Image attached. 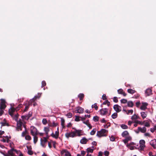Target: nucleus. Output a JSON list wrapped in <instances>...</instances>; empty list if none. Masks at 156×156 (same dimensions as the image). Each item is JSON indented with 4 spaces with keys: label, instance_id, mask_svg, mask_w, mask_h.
<instances>
[{
    "label": "nucleus",
    "instance_id": "nucleus-1",
    "mask_svg": "<svg viewBox=\"0 0 156 156\" xmlns=\"http://www.w3.org/2000/svg\"><path fill=\"white\" fill-rule=\"evenodd\" d=\"M18 110H19L18 108H11L9 109V115L12 119L17 122V129L18 130H21V127L23 123L21 119H20L18 121V120L19 115L17 113H15Z\"/></svg>",
    "mask_w": 156,
    "mask_h": 156
},
{
    "label": "nucleus",
    "instance_id": "nucleus-2",
    "mask_svg": "<svg viewBox=\"0 0 156 156\" xmlns=\"http://www.w3.org/2000/svg\"><path fill=\"white\" fill-rule=\"evenodd\" d=\"M108 132V130L105 129H102L100 131L97 132L96 135L99 137L105 136H107V133Z\"/></svg>",
    "mask_w": 156,
    "mask_h": 156
},
{
    "label": "nucleus",
    "instance_id": "nucleus-3",
    "mask_svg": "<svg viewBox=\"0 0 156 156\" xmlns=\"http://www.w3.org/2000/svg\"><path fill=\"white\" fill-rule=\"evenodd\" d=\"M140 146L138 148L140 151L143 150L145 147V141L144 140H141L140 141Z\"/></svg>",
    "mask_w": 156,
    "mask_h": 156
},
{
    "label": "nucleus",
    "instance_id": "nucleus-4",
    "mask_svg": "<svg viewBox=\"0 0 156 156\" xmlns=\"http://www.w3.org/2000/svg\"><path fill=\"white\" fill-rule=\"evenodd\" d=\"M30 133L33 136L37 135V130L36 128L34 126H31L30 128Z\"/></svg>",
    "mask_w": 156,
    "mask_h": 156
},
{
    "label": "nucleus",
    "instance_id": "nucleus-5",
    "mask_svg": "<svg viewBox=\"0 0 156 156\" xmlns=\"http://www.w3.org/2000/svg\"><path fill=\"white\" fill-rule=\"evenodd\" d=\"M61 155L62 156H70V152L66 149H63L61 151Z\"/></svg>",
    "mask_w": 156,
    "mask_h": 156
},
{
    "label": "nucleus",
    "instance_id": "nucleus-6",
    "mask_svg": "<svg viewBox=\"0 0 156 156\" xmlns=\"http://www.w3.org/2000/svg\"><path fill=\"white\" fill-rule=\"evenodd\" d=\"M136 144L133 142H131L129 144H127L126 146L130 150H133L135 148H138L137 147H136Z\"/></svg>",
    "mask_w": 156,
    "mask_h": 156
},
{
    "label": "nucleus",
    "instance_id": "nucleus-7",
    "mask_svg": "<svg viewBox=\"0 0 156 156\" xmlns=\"http://www.w3.org/2000/svg\"><path fill=\"white\" fill-rule=\"evenodd\" d=\"M65 136L66 138L68 139L69 137H74L75 136V133L73 131L66 133L65 134Z\"/></svg>",
    "mask_w": 156,
    "mask_h": 156
},
{
    "label": "nucleus",
    "instance_id": "nucleus-8",
    "mask_svg": "<svg viewBox=\"0 0 156 156\" xmlns=\"http://www.w3.org/2000/svg\"><path fill=\"white\" fill-rule=\"evenodd\" d=\"M113 108L116 112H120L122 110L121 107L118 105H115L113 106Z\"/></svg>",
    "mask_w": 156,
    "mask_h": 156
},
{
    "label": "nucleus",
    "instance_id": "nucleus-9",
    "mask_svg": "<svg viewBox=\"0 0 156 156\" xmlns=\"http://www.w3.org/2000/svg\"><path fill=\"white\" fill-rule=\"evenodd\" d=\"M75 111L76 113H82L84 111V109L81 107H78L76 108Z\"/></svg>",
    "mask_w": 156,
    "mask_h": 156
},
{
    "label": "nucleus",
    "instance_id": "nucleus-10",
    "mask_svg": "<svg viewBox=\"0 0 156 156\" xmlns=\"http://www.w3.org/2000/svg\"><path fill=\"white\" fill-rule=\"evenodd\" d=\"M47 141V140L45 138H44L43 140H41V144L42 147H46Z\"/></svg>",
    "mask_w": 156,
    "mask_h": 156
},
{
    "label": "nucleus",
    "instance_id": "nucleus-11",
    "mask_svg": "<svg viewBox=\"0 0 156 156\" xmlns=\"http://www.w3.org/2000/svg\"><path fill=\"white\" fill-rule=\"evenodd\" d=\"M148 105L147 103L146 102H143L142 103V105L140 107V108L141 110H144L147 108V106Z\"/></svg>",
    "mask_w": 156,
    "mask_h": 156
},
{
    "label": "nucleus",
    "instance_id": "nucleus-12",
    "mask_svg": "<svg viewBox=\"0 0 156 156\" xmlns=\"http://www.w3.org/2000/svg\"><path fill=\"white\" fill-rule=\"evenodd\" d=\"M1 102L0 106V109H4L6 107L5 101L4 99L1 100Z\"/></svg>",
    "mask_w": 156,
    "mask_h": 156
},
{
    "label": "nucleus",
    "instance_id": "nucleus-13",
    "mask_svg": "<svg viewBox=\"0 0 156 156\" xmlns=\"http://www.w3.org/2000/svg\"><path fill=\"white\" fill-rule=\"evenodd\" d=\"M108 109L106 108H102L100 110L101 114L102 115H105L107 114Z\"/></svg>",
    "mask_w": 156,
    "mask_h": 156
},
{
    "label": "nucleus",
    "instance_id": "nucleus-14",
    "mask_svg": "<svg viewBox=\"0 0 156 156\" xmlns=\"http://www.w3.org/2000/svg\"><path fill=\"white\" fill-rule=\"evenodd\" d=\"M73 132L75 133V136H80L82 135V130H76L75 131Z\"/></svg>",
    "mask_w": 156,
    "mask_h": 156
},
{
    "label": "nucleus",
    "instance_id": "nucleus-15",
    "mask_svg": "<svg viewBox=\"0 0 156 156\" xmlns=\"http://www.w3.org/2000/svg\"><path fill=\"white\" fill-rule=\"evenodd\" d=\"M59 135V131H58V128H57V131L55 132V133H52L51 134V136L57 139Z\"/></svg>",
    "mask_w": 156,
    "mask_h": 156
},
{
    "label": "nucleus",
    "instance_id": "nucleus-16",
    "mask_svg": "<svg viewBox=\"0 0 156 156\" xmlns=\"http://www.w3.org/2000/svg\"><path fill=\"white\" fill-rule=\"evenodd\" d=\"M150 144L154 148L156 147V140L155 139L151 140L150 142Z\"/></svg>",
    "mask_w": 156,
    "mask_h": 156
},
{
    "label": "nucleus",
    "instance_id": "nucleus-17",
    "mask_svg": "<svg viewBox=\"0 0 156 156\" xmlns=\"http://www.w3.org/2000/svg\"><path fill=\"white\" fill-rule=\"evenodd\" d=\"M145 94L146 96H150L152 94V90L150 88H148L147 89L145 92Z\"/></svg>",
    "mask_w": 156,
    "mask_h": 156
},
{
    "label": "nucleus",
    "instance_id": "nucleus-18",
    "mask_svg": "<svg viewBox=\"0 0 156 156\" xmlns=\"http://www.w3.org/2000/svg\"><path fill=\"white\" fill-rule=\"evenodd\" d=\"M138 131L142 133H144L146 131V128L145 127H143L142 128L138 127Z\"/></svg>",
    "mask_w": 156,
    "mask_h": 156
},
{
    "label": "nucleus",
    "instance_id": "nucleus-19",
    "mask_svg": "<svg viewBox=\"0 0 156 156\" xmlns=\"http://www.w3.org/2000/svg\"><path fill=\"white\" fill-rule=\"evenodd\" d=\"M129 135V133L127 131H123L121 134V136L124 137H126Z\"/></svg>",
    "mask_w": 156,
    "mask_h": 156
},
{
    "label": "nucleus",
    "instance_id": "nucleus-20",
    "mask_svg": "<svg viewBox=\"0 0 156 156\" xmlns=\"http://www.w3.org/2000/svg\"><path fill=\"white\" fill-rule=\"evenodd\" d=\"M147 112H141L140 114L141 115L142 118L143 119H144L145 118L147 115Z\"/></svg>",
    "mask_w": 156,
    "mask_h": 156
},
{
    "label": "nucleus",
    "instance_id": "nucleus-21",
    "mask_svg": "<svg viewBox=\"0 0 156 156\" xmlns=\"http://www.w3.org/2000/svg\"><path fill=\"white\" fill-rule=\"evenodd\" d=\"M88 141V140L86 138L84 137L80 140V143L82 144H85Z\"/></svg>",
    "mask_w": 156,
    "mask_h": 156
},
{
    "label": "nucleus",
    "instance_id": "nucleus-22",
    "mask_svg": "<svg viewBox=\"0 0 156 156\" xmlns=\"http://www.w3.org/2000/svg\"><path fill=\"white\" fill-rule=\"evenodd\" d=\"M118 92L119 94H122L124 96H126V94L123 91V90L122 89H120L118 90Z\"/></svg>",
    "mask_w": 156,
    "mask_h": 156
},
{
    "label": "nucleus",
    "instance_id": "nucleus-23",
    "mask_svg": "<svg viewBox=\"0 0 156 156\" xmlns=\"http://www.w3.org/2000/svg\"><path fill=\"white\" fill-rule=\"evenodd\" d=\"M94 147L92 146L91 147L88 148H87V153H92L93 152L94 150Z\"/></svg>",
    "mask_w": 156,
    "mask_h": 156
},
{
    "label": "nucleus",
    "instance_id": "nucleus-24",
    "mask_svg": "<svg viewBox=\"0 0 156 156\" xmlns=\"http://www.w3.org/2000/svg\"><path fill=\"white\" fill-rule=\"evenodd\" d=\"M131 119L133 120L140 119V117L138 115L135 114L133 115L131 118Z\"/></svg>",
    "mask_w": 156,
    "mask_h": 156
},
{
    "label": "nucleus",
    "instance_id": "nucleus-25",
    "mask_svg": "<svg viewBox=\"0 0 156 156\" xmlns=\"http://www.w3.org/2000/svg\"><path fill=\"white\" fill-rule=\"evenodd\" d=\"M61 125L62 126V127L63 128H65V121L64 119L63 118H61Z\"/></svg>",
    "mask_w": 156,
    "mask_h": 156
},
{
    "label": "nucleus",
    "instance_id": "nucleus-26",
    "mask_svg": "<svg viewBox=\"0 0 156 156\" xmlns=\"http://www.w3.org/2000/svg\"><path fill=\"white\" fill-rule=\"evenodd\" d=\"M15 151L16 152V150H15L13 149H12L11 150L8 151V153L9 155H12L14 154L13 151Z\"/></svg>",
    "mask_w": 156,
    "mask_h": 156
},
{
    "label": "nucleus",
    "instance_id": "nucleus-27",
    "mask_svg": "<svg viewBox=\"0 0 156 156\" xmlns=\"http://www.w3.org/2000/svg\"><path fill=\"white\" fill-rule=\"evenodd\" d=\"M5 139H2L1 140V141L4 142H7V143H9V138H8V136H6L5 137Z\"/></svg>",
    "mask_w": 156,
    "mask_h": 156
},
{
    "label": "nucleus",
    "instance_id": "nucleus-28",
    "mask_svg": "<svg viewBox=\"0 0 156 156\" xmlns=\"http://www.w3.org/2000/svg\"><path fill=\"white\" fill-rule=\"evenodd\" d=\"M44 130L46 136H47L48 135V132L50 130L49 128L48 127H45L44 128Z\"/></svg>",
    "mask_w": 156,
    "mask_h": 156
},
{
    "label": "nucleus",
    "instance_id": "nucleus-29",
    "mask_svg": "<svg viewBox=\"0 0 156 156\" xmlns=\"http://www.w3.org/2000/svg\"><path fill=\"white\" fill-rule=\"evenodd\" d=\"M133 105V103L132 101H129L127 102V106L130 107H132Z\"/></svg>",
    "mask_w": 156,
    "mask_h": 156
},
{
    "label": "nucleus",
    "instance_id": "nucleus-30",
    "mask_svg": "<svg viewBox=\"0 0 156 156\" xmlns=\"http://www.w3.org/2000/svg\"><path fill=\"white\" fill-rule=\"evenodd\" d=\"M128 92L131 94H133L135 92V91L134 90L132 89H128L127 90Z\"/></svg>",
    "mask_w": 156,
    "mask_h": 156
},
{
    "label": "nucleus",
    "instance_id": "nucleus-31",
    "mask_svg": "<svg viewBox=\"0 0 156 156\" xmlns=\"http://www.w3.org/2000/svg\"><path fill=\"white\" fill-rule=\"evenodd\" d=\"M121 127L123 129H127L128 128V126L124 124H122L121 125Z\"/></svg>",
    "mask_w": 156,
    "mask_h": 156
},
{
    "label": "nucleus",
    "instance_id": "nucleus-32",
    "mask_svg": "<svg viewBox=\"0 0 156 156\" xmlns=\"http://www.w3.org/2000/svg\"><path fill=\"white\" fill-rule=\"evenodd\" d=\"M117 117V112H115L112 115V118L113 119H115Z\"/></svg>",
    "mask_w": 156,
    "mask_h": 156
},
{
    "label": "nucleus",
    "instance_id": "nucleus-33",
    "mask_svg": "<svg viewBox=\"0 0 156 156\" xmlns=\"http://www.w3.org/2000/svg\"><path fill=\"white\" fill-rule=\"evenodd\" d=\"M78 97L80 98V99L81 100H82L84 97V94H80L78 96Z\"/></svg>",
    "mask_w": 156,
    "mask_h": 156
},
{
    "label": "nucleus",
    "instance_id": "nucleus-34",
    "mask_svg": "<svg viewBox=\"0 0 156 156\" xmlns=\"http://www.w3.org/2000/svg\"><path fill=\"white\" fill-rule=\"evenodd\" d=\"M96 131V129L95 128L94 129L90 132V134L92 135H94Z\"/></svg>",
    "mask_w": 156,
    "mask_h": 156
},
{
    "label": "nucleus",
    "instance_id": "nucleus-35",
    "mask_svg": "<svg viewBox=\"0 0 156 156\" xmlns=\"http://www.w3.org/2000/svg\"><path fill=\"white\" fill-rule=\"evenodd\" d=\"M29 117L30 116H28L27 115H23L21 116V118L23 120L24 119H28Z\"/></svg>",
    "mask_w": 156,
    "mask_h": 156
},
{
    "label": "nucleus",
    "instance_id": "nucleus-36",
    "mask_svg": "<svg viewBox=\"0 0 156 156\" xmlns=\"http://www.w3.org/2000/svg\"><path fill=\"white\" fill-rule=\"evenodd\" d=\"M34 136V142L35 144L37 141V137L36 135L33 136Z\"/></svg>",
    "mask_w": 156,
    "mask_h": 156
},
{
    "label": "nucleus",
    "instance_id": "nucleus-37",
    "mask_svg": "<svg viewBox=\"0 0 156 156\" xmlns=\"http://www.w3.org/2000/svg\"><path fill=\"white\" fill-rule=\"evenodd\" d=\"M25 139L26 140H30L31 139V137L29 135H27L25 136Z\"/></svg>",
    "mask_w": 156,
    "mask_h": 156
},
{
    "label": "nucleus",
    "instance_id": "nucleus-38",
    "mask_svg": "<svg viewBox=\"0 0 156 156\" xmlns=\"http://www.w3.org/2000/svg\"><path fill=\"white\" fill-rule=\"evenodd\" d=\"M27 148L28 150V154L30 155H32L33 153V151H31V150L29 149V148H28L27 147Z\"/></svg>",
    "mask_w": 156,
    "mask_h": 156
},
{
    "label": "nucleus",
    "instance_id": "nucleus-39",
    "mask_svg": "<svg viewBox=\"0 0 156 156\" xmlns=\"http://www.w3.org/2000/svg\"><path fill=\"white\" fill-rule=\"evenodd\" d=\"M133 110H129L127 111L126 114L127 115H129L130 114H132L133 113Z\"/></svg>",
    "mask_w": 156,
    "mask_h": 156
},
{
    "label": "nucleus",
    "instance_id": "nucleus-40",
    "mask_svg": "<svg viewBox=\"0 0 156 156\" xmlns=\"http://www.w3.org/2000/svg\"><path fill=\"white\" fill-rule=\"evenodd\" d=\"M92 108H94L95 110H97L98 109V107L97 106V104L95 103L92 105Z\"/></svg>",
    "mask_w": 156,
    "mask_h": 156
},
{
    "label": "nucleus",
    "instance_id": "nucleus-41",
    "mask_svg": "<svg viewBox=\"0 0 156 156\" xmlns=\"http://www.w3.org/2000/svg\"><path fill=\"white\" fill-rule=\"evenodd\" d=\"M66 116L69 118H71L72 117V114L71 113L69 112L66 115Z\"/></svg>",
    "mask_w": 156,
    "mask_h": 156
},
{
    "label": "nucleus",
    "instance_id": "nucleus-42",
    "mask_svg": "<svg viewBox=\"0 0 156 156\" xmlns=\"http://www.w3.org/2000/svg\"><path fill=\"white\" fill-rule=\"evenodd\" d=\"M121 102L122 103L125 104L127 102V100L126 99H122L120 100Z\"/></svg>",
    "mask_w": 156,
    "mask_h": 156
},
{
    "label": "nucleus",
    "instance_id": "nucleus-43",
    "mask_svg": "<svg viewBox=\"0 0 156 156\" xmlns=\"http://www.w3.org/2000/svg\"><path fill=\"white\" fill-rule=\"evenodd\" d=\"M76 118L75 119V121L78 122L80 121V117L78 116H75Z\"/></svg>",
    "mask_w": 156,
    "mask_h": 156
},
{
    "label": "nucleus",
    "instance_id": "nucleus-44",
    "mask_svg": "<svg viewBox=\"0 0 156 156\" xmlns=\"http://www.w3.org/2000/svg\"><path fill=\"white\" fill-rule=\"evenodd\" d=\"M99 118L97 116H94L93 117V119L95 122H97L98 121Z\"/></svg>",
    "mask_w": 156,
    "mask_h": 156
},
{
    "label": "nucleus",
    "instance_id": "nucleus-45",
    "mask_svg": "<svg viewBox=\"0 0 156 156\" xmlns=\"http://www.w3.org/2000/svg\"><path fill=\"white\" fill-rule=\"evenodd\" d=\"M126 139L128 141L130 140L132 138L130 136H129V135L127 137H126Z\"/></svg>",
    "mask_w": 156,
    "mask_h": 156
},
{
    "label": "nucleus",
    "instance_id": "nucleus-46",
    "mask_svg": "<svg viewBox=\"0 0 156 156\" xmlns=\"http://www.w3.org/2000/svg\"><path fill=\"white\" fill-rule=\"evenodd\" d=\"M42 122L45 125L47 123V121L46 119H42Z\"/></svg>",
    "mask_w": 156,
    "mask_h": 156
},
{
    "label": "nucleus",
    "instance_id": "nucleus-47",
    "mask_svg": "<svg viewBox=\"0 0 156 156\" xmlns=\"http://www.w3.org/2000/svg\"><path fill=\"white\" fill-rule=\"evenodd\" d=\"M113 101L115 103L117 102H118V98L116 97H114L113 98Z\"/></svg>",
    "mask_w": 156,
    "mask_h": 156
},
{
    "label": "nucleus",
    "instance_id": "nucleus-48",
    "mask_svg": "<svg viewBox=\"0 0 156 156\" xmlns=\"http://www.w3.org/2000/svg\"><path fill=\"white\" fill-rule=\"evenodd\" d=\"M110 140L112 141H114L115 139V138L113 136H111L110 137Z\"/></svg>",
    "mask_w": 156,
    "mask_h": 156
},
{
    "label": "nucleus",
    "instance_id": "nucleus-49",
    "mask_svg": "<svg viewBox=\"0 0 156 156\" xmlns=\"http://www.w3.org/2000/svg\"><path fill=\"white\" fill-rule=\"evenodd\" d=\"M46 85V82L45 81H43L42 82V85L41 87H43L45 86Z\"/></svg>",
    "mask_w": 156,
    "mask_h": 156
},
{
    "label": "nucleus",
    "instance_id": "nucleus-50",
    "mask_svg": "<svg viewBox=\"0 0 156 156\" xmlns=\"http://www.w3.org/2000/svg\"><path fill=\"white\" fill-rule=\"evenodd\" d=\"M109 154V152L108 151H106L104 152V154L105 156H108Z\"/></svg>",
    "mask_w": 156,
    "mask_h": 156
},
{
    "label": "nucleus",
    "instance_id": "nucleus-51",
    "mask_svg": "<svg viewBox=\"0 0 156 156\" xmlns=\"http://www.w3.org/2000/svg\"><path fill=\"white\" fill-rule=\"evenodd\" d=\"M27 132L26 130L22 132V136H24L25 135L27 134Z\"/></svg>",
    "mask_w": 156,
    "mask_h": 156
},
{
    "label": "nucleus",
    "instance_id": "nucleus-52",
    "mask_svg": "<svg viewBox=\"0 0 156 156\" xmlns=\"http://www.w3.org/2000/svg\"><path fill=\"white\" fill-rule=\"evenodd\" d=\"M144 126H145L149 127L150 126V124L148 122H146L144 124Z\"/></svg>",
    "mask_w": 156,
    "mask_h": 156
},
{
    "label": "nucleus",
    "instance_id": "nucleus-53",
    "mask_svg": "<svg viewBox=\"0 0 156 156\" xmlns=\"http://www.w3.org/2000/svg\"><path fill=\"white\" fill-rule=\"evenodd\" d=\"M102 99L103 100H105L107 99L106 96L105 94H104L102 96Z\"/></svg>",
    "mask_w": 156,
    "mask_h": 156
},
{
    "label": "nucleus",
    "instance_id": "nucleus-54",
    "mask_svg": "<svg viewBox=\"0 0 156 156\" xmlns=\"http://www.w3.org/2000/svg\"><path fill=\"white\" fill-rule=\"evenodd\" d=\"M135 123H137V124L139 123V124H140V125L143 124V123H142L141 122H140V121H138V120L135 121Z\"/></svg>",
    "mask_w": 156,
    "mask_h": 156
},
{
    "label": "nucleus",
    "instance_id": "nucleus-55",
    "mask_svg": "<svg viewBox=\"0 0 156 156\" xmlns=\"http://www.w3.org/2000/svg\"><path fill=\"white\" fill-rule=\"evenodd\" d=\"M89 122L88 120H87L86 121H83V123L86 125H87Z\"/></svg>",
    "mask_w": 156,
    "mask_h": 156
},
{
    "label": "nucleus",
    "instance_id": "nucleus-56",
    "mask_svg": "<svg viewBox=\"0 0 156 156\" xmlns=\"http://www.w3.org/2000/svg\"><path fill=\"white\" fill-rule=\"evenodd\" d=\"M86 154L85 151H81V155H82L83 156H84Z\"/></svg>",
    "mask_w": 156,
    "mask_h": 156
},
{
    "label": "nucleus",
    "instance_id": "nucleus-57",
    "mask_svg": "<svg viewBox=\"0 0 156 156\" xmlns=\"http://www.w3.org/2000/svg\"><path fill=\"white\" fill-rule=\"evenodd\" d=\"M144 135L145 136H151L150 134L148 133H146L144 134Z\"/></svg>",
    "mask_w": 156,
    "mask_h": 156
},
{
    "label": "nucleus",
    "instance_id": "nucleus-58",
    "mask_svg": "<svg viewBox=\"0 0 156 156\" xmlns=\"http://www.w3.org/2000/svg\"><path fill=\"white\" fill-rule=\"evenodd\" d=\"M87 125V126L88 127H89L90 129H91L92 128V126L90 124L89 122V123H88V124Z\"/></svg>",
    "mask_w": 156,
    "mask_h": 156
},
{
    "label": "nucleus",
    "instance_id": "nucleus-59",
    "mask_svg": "<svg viewBox=\"0 0 156 156\" xmlns=\"http://www.w3.org/2000/svg\"><path fill=\"white\" fill-rule=\"evenodd\" d=\"M0 124H2V126H5L6 125V123L5 122H1Z\"/></svg>",
    "mask_w": 156,
    "mask_h": 156
},
{
    "label": "nucleus",
    "instance_id": "nucleus-60",
    "mask_svg": "<svg viewBox=\"0 0 156 156\" xmlns=\"http://www.w3.org/2000/svg\"><path fill=\"white\" fill-rule=\"evenodd\" d=\"M3 112L4 111L2 109H0V116L2 115Z\"/></svg>",
    "mask_w": 156,
    "mask_h": 156
},
{
    "label": "nucleus",
    "instance_id": "nucleus-61",
    "mask_svg": "<svg viewBox=\"0 0 156 156\" xmlns=\"http://www.w3.org/2000/svg\"><path fill=\"white\" fill-rule=\"evenodd\" d=\"M80 118L81 119L80 120H82V121H83V122L85 119V117H80Z\"/></svg>",
    "mask_w": 156,
    "mask_h": 156
},
{
    "label": "nucleus",
    "instance_id": "nucleus-62",
    "mask_svg": "<svg viewBox=\"0 0 156 156\" xmlns=\"http://www.w3.org/2000/svg\"><path fill=\"white\" fill-rule=\"evenodd\" d=\"M29 108V106H26L25 107V109L24 110V111H27V110Z\"/></svg>",
    "mask_w": 156,
    "mask_h": 156
},
{
    "label": "nucleus",
    "instance_id": "nucleus-63",
    "mask_svg": "<svg viewBox=\"0 0 156 156\" xmlns=\"http://www.w3.org/2000/svg\"><path fill=\"white\" fill-rule=\"evenodd\" d=\"M92 144L93 145L96 146L97 144V143L95 141H93L92 142Z\"/></svg>",
    "mask_w": 156,
    "mask_h": 156
},
{
    "label": "nucleus",
    "instance_id": "nucleus-64",
    "mask_svg": "<svg viewBox=\"0 0 156 156\" xmlns=\"http://www.w3.org/2000/svg\"><path fill=\"white\" fill-rule=\"evenodd\" d=\"M3 154L4 156H10V155L8 153V154H4V153H2Z\"/></svg>",
    "mask_w": 156,
    "mask_h": 156
}]
</instances>
